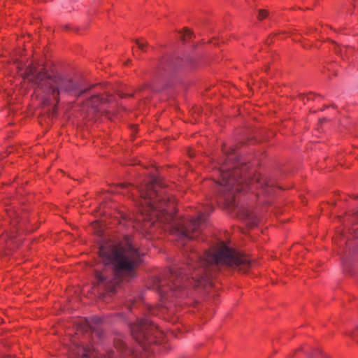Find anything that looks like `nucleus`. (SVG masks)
<instances>
[{"instance_id": "nucleus-1", "label": "nucleus", "mask_w": 358, "mask_h": 358, "mask_svg": "<svg viewBox=\"0 0 358 358\" xmlns=\"http://www.w3.org/2000/svg\"><path fill=\"white\" fill-rule=\"evenodd\" d=\"M141 197L142 219L152 226L159 224L169 229L176 236L178 245L184 249L185 263L183 266L169 268L163 275L155 276L152 288L156 289L162 298V306L168 308L166 301L187 295V289L207 287L213 285L215 273L222 266L235 267L248 266L247 258L219 241L215 246L201 255L189 242L199 238L209 214L213 211L212 203L196 210L194 216L188 215L178 220L173 212L174 203L166 194L158 178L154 177L139 190Z\"/></svg>"}, {"instance_id": "nucleus-2", "label": "nucleus", "mask_w": 358, "mask_h": 358, "mask_svg": "<svg viewBox=\"0 0 358 358\" xmlns=\"http://www.w3.org/2000/svg\"><path fill=\"white\" fill-rule=\"evenodd\" d=\"M236 157L235 155H227L225 162L215 171L217 176V194L223 198L225 205L237 208L239 216L247 224L255 227L258 224L257 216L250 207H238L236 194L248 192L257 195L271 194L274 189L273 183L260 173L249 171L248 164L234 161Z\"/></svg>"}, {"instance_id": "nucleus-3", "label": "nucleus", "mask_w": 358, "mask_h": 358, "mask_svg": "<svg viewBox=\"0 0 358 358\" xmlns=\"http://www.w3.org/2000/svg\"><path fill=\"white\" fill-rule=\"evenodd\" d=\"M99 252L104 267L102 271L95 270L96 285L108 294L115 293L124 280L136 276L144 255L129 236L116 245H101Z\"/></svg>"}, {"instance_id": "nucleus-4", "label": "nucleus", "mask_w": 358, "mask_h": 358, "mask_svg": "<svg viewBox=\"0 0 358 358\" xmlns=\"http://www.w3.org/2000/svg\"><path fill=\"white\" fill-rule=\"evenodd\" d=\"M24 80L30 83L34 94L44 105H49L52 100L58 103L60 93L73 92L78 88L73 80L50 75L44 70L38 71L33 64L26 68Z\"/></svg>"}, {"instance_id": "nucleus-5", "label": "nucleus", "mask_w": 358, "mask_h": 358, "mask_svg": "<svg viewBox=\"0 0 358 358\" xmlns=\"http://www.w3.org/2000/svg\"><path fill=\"white\" fill-rule=\"evenodd\" d=\"M101 322V319L98 317L76 319L74 322L76 332L69 338L68 350L80 358H87L90 352L96 350L95 344L102 336Z\"/></svg>"}, {"instance_id": "nucleus-6", "label": "nucleus", "mask_w": 358, "mask_h": 358, "mask_svg": "<svg viewBox=\"0 0 358 358\" xmlns=\"http://www.w3.org/2000/svg\"><path fill=\"white\" fill-rule=\"evenodd\" d=\"M130 329L133 338L143 350L151 352L154 355H162L164 351L169 350L164 332L149 318L138 319L130 324Z\"/></svg>"}, {"instance_id": "nucleus-7", "label": "nucleus", "mask_w": 358, "mask_h": 358, "mask_svg": "<svg viewBox=\"0 0 358 358\" xmlns=\"http://www.w3.org/2000/svg\"><path fill=\"white\" fill-rule=\"evenodd\" d=\"M294 355L306 356L307 358H318L319 357L329 358L328 355L324 354L319 346H310L308 345H302L297 348Z\"/></svg>"}, {"instance_id": "nucleus-8", "label": "nucleus", "mask_w": 358, "mask_h": 358, "mask_svg": "<svg viewBox=\"0 0 358 358\" xmlns=\"http://www.w3.org/2000/svg\"><path fill=\"white\" fill-rule=\"evenodd\" d=\"M108 101V98L103 94H95L86 101L85 106L88 108L92 110L94 112H98L101 110V106Z\"/></svg>"}, {"instance_id": "nucleus-9", "label": "nucleus", "mask_w": 358, "mask_h": 358, "mask_svg": "<svg viewBox=\"0 0 358 358\" xmlns=\"http://www.w3.org/2000/svg\"><path fill=\"white\" fill-rule=\"evenodd\" d=\"M115 347L117 350L123 352L126 356L134 354L133 350L129 348L127 343L122 340H116L115 341Z\"/></svg>"}, {"instance_id": "nucleus-10", "label": "nucleus", "mask_w": 358, "mask_h": 358, "mask_svg": "<svg viewBox=\"0 0 358 358\" xmlns=\"http://www.w3.org/2000/svg\"><path fill=\"white\" fill-rule=\"evenodd\" d=\"M8 216L10 220V224L12 227H16L17 225L20 224L22 219L20 216L19 213L13 209H9L7 212Z\"/></svg>"}, {"instance_id": "nucleus-11", "label": "nucleus", "mask_w": 358, "mask_h": 358, "mask_svg": "<svg viewBox=\"0 0 358 358\" xmlns=\"http://www.w3.org/2000/svg\"><path fill=\"white\" fill-rule=\"evenodd\" d=\"M336 51L341 55V56L345 59V57H348L349 55L352 51V47H347V46H341L336 48Z\"/></svg>"}, {"instance_id": "nucleus-12", "label": "nucleus", "mask_w": 358, "mask_h": 358, "mask_svg": "<svg viewBox=\"0 0 358 358\" xmlns=\"http://www.w3.org/2000/svg\"><path fill=\"white\" fill-rule=\"evenodd\" d=\"M120 217L122 218V220H120V222H119L120 224H123L124 226L129 227L130 224H131L133 223L131 222V218L127 214L121 213Z\"/></svg>"}, {"instance_id": "nucleus-13", "label": "nucleus", "mask_w": 358, "mask_h": 358, "mask_svg": "<svg viewBox=\"0 0 358 358\" xmlns=\"http://www.w3.org/2000/svg\"><path fill=\"white\" fill-rule=\"evenodd\" d=\"M192 36V31L188 29H185L182 33V39L184 41H187L191 38Z\"/></svg>"}, {"instance_id": "nucleus-14", "label": "nucleus", "mask_w": 358, "mask_h": 358, "mask_svg": "<svg viewBox=\"0 0 358 358\" xmlns=\"http://www.w3.org/2000/svg\"><path fill=\"white\" fill-rule=\"evenodd\" d=\"M128 186L124 184H120L115 187V189H111L112 192L122 193L124 189H127Z\"/></svg>"}, {"instance_id": "nucleus-15", "label": "nucleus", "mask_w": 358, "mask_h": 358, "mask_svg": "<svg viewBox=\"0 0 358 358\" xmlns=\"http://www.w3.org/2000/svg\"><path fill=\"white\" fill-rule=\"evenodd\" d=\"M136 45L138 46V49H140L143 51L145 50L146 43H145V42H144L143 41H137Z\"/></svg>"}, {"instance_id": "nucleus-16", "label": "nucleus", "mask_w": 358, "mask_h": 358, "mask_svg": "<svg viewBox=\"0 0 358 358\" xmlns=\"http://www.w3.org/2000/svg\"><path fill=\"white\" fill-rule=\"evenodd\" d=\"M267 16V11L264 10H260L259 11L258 17L259 20H263Z\"/></svg>"}, {"instance_id": "nucleus-17", "label": "nucleus", "mask_w": 358, "mask_h": 358, "mask_svg": "<svg viewBox=\"0 0 358 358\" xmlns=\"http://www.w3.org/2000/svg\"><path fill=\"white\" fill-rule=\"evenodd\" d=\"M6 238H9L10 239H13L14 238H15V232L13 231V229L10 231V233H6V236H3L1 239H4Z\"/></svg>"}, {"instance_id": "nucleus-18", "label": "nucleus", "mask_w": 358, "mask_h": 358, "mask_svg": "<svg viewBox=\"0 0 358 358\" xmlns=\"http://www.w3.org/2000/svg\"><path fill=\"white\" fill-rule=\"evenodd\" d=\"M127 306L128 307V309H129L130 310H132L133 301H132L131 298H129L128 299V303L127 304Z\"/></svg>"}, {"instance_id": "nucleus-19", "label": "nucleus", "mask_w": 358, "mask_h": 358, "mask_svg": "<svg viewBox=\"0 0 358 358\" xmlns=\"http://www.w3.org/2000/svg\"><path fill=\"white\" fill-rule=\"evenodd\" d=\"M85 91H86V90H84L80 91V92L78 94V96H80L82 94L85 93Z\"/></svg>"}, {"instance_id": "nucleus-20", "label": "nucleus", "mask_w": 358, "mask_h": 358, "mask_svg": "<svg viewBox=\"0 0 358 358\" xmlns=\"http://www.w3.org/2000/svg\"><path fill=\"white\" fill-rule=\"evenodd\" d=\"M312 96H313V95H312V94L308 95V97H307V99H312Z\"/></svg>"}, {"instance_id": "nucleus-21", "label": "nucleus", "mask_w": 358, "mask_h": 358, "mask_svg": "<svg viewBox=\"0 0 358 358\" xmlns=\"http://www.w3.org/2000/svg\"><path fill=\"white\" fill-rule=\"evenodd\" d=\"M189 157H192L194 156V154H193V153H192V152H189Z\"/></svg>"}, {"instance_id": "nucleus-22", "label": "nucleus", "mask_w": 358, "mask_h": 358, "mask_svg": "<svg viewBox=\"0 0 358 358\" xmlns=\"http://www.w3.org/2000/svg\"><path fill=\"white\" fill-rule=\"evenodd\" d=\"M357 236H358V232H357Z\"/></svg>"}]
</instances>
